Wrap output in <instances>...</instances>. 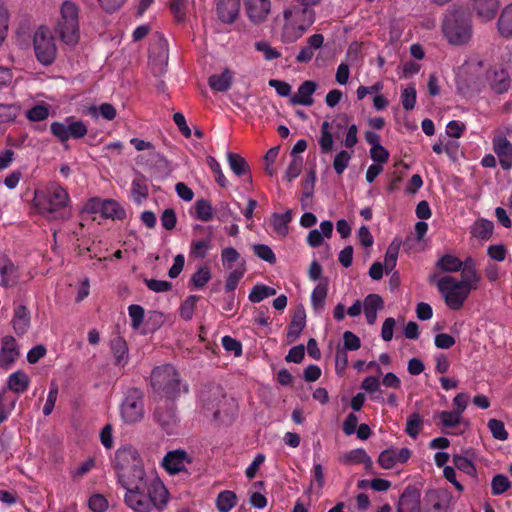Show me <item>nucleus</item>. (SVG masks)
Listing matches in <instances>:
<instances>
[{"label": "nucleus", "instance_id": "nucleus-1", "mask_svg": "<svg viewBox=\"0 0 512 512\" xmlns=\"http://www.w3.org/2000/svg\"><path fill=\"white\" fill-rule=\"evenodd\" d=\"M121 486L126 490L125 504L135 512L162 510L168 503V490L158 479L143 477Z\"/></svg>", "mask_w": 512, "mask_h": 512}, {"label": "nucleus", "instance_id": "nucleus-2", "mask_svg": "<svg viewBox=\"0 0 512 512\" xmlns=\"http://www.w3.org/2000/svg\"><path fill=\"white\" fill-rule=\"evenodd\" d=\"M34 205L50 221L66 220L72 214L68 191L55 182L50 183L45 190L35 192Z\"/></svg>", "mask_w": 512, "mask_h": 512}, {"label": "nucleus", "instance_id": "nucleus-3", "mask_svg": "<svg viewBox=\"0 0 512 512\" xmlns=\"http://www.w3.org/2000/svg\"><path fill=\"white\" fill-rule=\"evenodd\" d=\"M60 41L68 46H75L80 40V8L71 1H63L58 9L53 25Z\"/></svg>", "mask_w": 512, "mask_h": 512}, {"label": "nucleus", "instance_id": "nucleus-4", "mask_svg": "<svg viewBox=\"0 0 512 512\" xmlns=\"http://www.w3.org/2000/svg\"><path fill=\"white\" fill-rule=\"evenodd\" d=\"M463 279L456 281L451 276L440 278L436 285L451 309H459L472 289L476 288L479 280L475 270L468 269L462 272Z\"/></svg>", "mask_w": 512, "mask_h": 512}, {"label": "nucleus", "instance_id": "nucleus-5", "mask_svg": "<svg viewBox=\"0 0 512 512\" xmlns=\"http://www.w3.org/2000/svg\"><path fill=\"white\" fill-rule=\"evenodd\" d=\"M315 21L312 8L292 6L283 11L282 40L292 43L302 37Z\"/></svg>", "mask_w": 512, "mask_h": 512}, {"label": "nucleus", "instance_id": "nucleus-6", "mask_svg": "<svg viewBox=\"0 0 512 512\" xmlns=\"http://www.w3.org/2000/svg\"><path fill=\"white\" fill-rule=\"evenodd\" d=\"M114 468L121 485L146 477L139 453L132 446H124L116 451Z\"/></svg>", "mask_w": 512, "mask_h": 512}, {"label": "nucleus", "instance_id": "nucleus-7", "mask_svg": "<svg viewBox=\"0 0 512 512\" xmlns=\"http://www.w3.org/2000/svg\"><path fill=\"white\" fill-rule=\"evenodd\" d=\"M442 30L445 38L450 44H466L472 36L471 19L463 12H450L445 16Z\"/></svg>", "mask_w": 512, "mask_h": 512}, {"label": "nucleus", "instance_id": "nucleus-8", "mask_svg": "<svg viewBox=\"0 0 512 512\" xmlns=\"http://www.w3.org/2000/svg\"><path fill=\"white\" fill-rule=\"evenodd\" d=\"M151 385L159 395L174 398L180 392V376L171 365L159 366L151 373Z\"/></svg>", "mask_w": 512, "mask_h": 512}, {"label": "nucleus", "instance_id": "nucleus-9", "mask_svg": "<svg viewBox=\"0 0 512 512\" xmlns=\"http://www.w3.org/2000/svg\"><path fill=\"white\" fill-rule=\"evenodd\" d=\"M33 47L37 60L43 65H50L56 58L55 38L48 26L37 28L33 36Z\"/></svg>", "mask_w": 512, "mask_h": 512}, {"label": "nucleus", "instance_id": "nucleus-10", "mask_svg": "<svg viewBox=\"0 0 512 512\" xmlns=\"http://www.w3.org/2000/svg\"><path fill=\"white\" fill-rule=\"evenodd\" d=\"M121 417L127 424H135L144 417L143 393L138 388L127 391L121 405Z\"/></svg>", "mask_w": 512, "mask_h": 512}, {"label": "nucleus", "instance_id": "nucleus-11", "mask_svg": "<svg viewBox=\"0 0 512 512\" xmlns=\"http://www.w3.org/2000/svg\"><path fill=\"white\" fill-rule=\"evenodd\" d=\"M50 130L60 142H66L69 139H81L88 132L86 124L74 117H67L64 121L51 123Z\"/></svg>", "mask_w": 512, "mask_h": 512}, {"label": "nucleus", "instance_id": "nucleus-12", "mask_svg": "<svg viewBox=\"0 0 512 512\" xmlns=\"http://www.w3.org/2000/svg\"><path fill=\"white\" fill-rule=\"evenodd\" d=\"M88 213H100L104 218L123 220L126 217L125 209L115 200L91 198L84 206Z\"/></svg>", "mask_w": 512, "mask_h": 512}, {"label": "nucleus", "instance_id": "nucleus-13", "mask_svg": "<svg viewBox=\"0 0 512 512\" xmlns=\"http://www.w3.org/2000/svg\"><path fill=\"white\" fill-rule=\"evenodd\" d=\"M348 122V117L344 115L341 122L337 121H324L320 128V137L318 144L322 154H330L336 141L340 138L341 130Z\"/></svg>", "mask_w": 512, "mask_h": 512}, {"label": "nucleus", "instance_id": "nucleus-14", "mask_svg": "<svg viewBox=\"0 0 512 512\" xmlns=\"http://www.w3.org/2000/svg\"><path fill=\"white\" fill-rule=\"evenodd\" d=\"M492 147L502 169L510 170L512 168V143L502 132L497 131L492 139Z\"/></svg>", "mask_w": 512, "mask_h": 512}, {"label": "nucleus", "instance_id": "nucleus-15", "mask_svg": "<svg viewBox=\"0 0 512 512\" xmlns=\"http://www.w3.org/2000/svg\"><path fill=\"white\" fill-rule=\"evenodd\" d=\"M246 14L254 24L267 20L271 12V0H244Z\"/></svg>", "mask_w": 512, "mask_h": 512}, {"label": "nucleus", "instance_id": "nucleus-16", "mask_svg": "<svg viewBox=\"0 0 512 512\" xmlns=\"http://www.w3.org/2000/svg\"><path fill=\"white\" fill-rule=\"evenodd\" d=\"M411 457L408 448H389L382 451L378 457V463L383 469H392L397 464L406 463Z\"/></svg>", "mask_w": 512, "mask_h": 512}, {"label": "nucleus", "instance_id": "nucleus-17", "mask_svg": "<svg viewBox=\"0 0 512 512\" xmlns=\"http://www.w3.org/2000/svg\"><path fill=\"white\" fill-rule=\"evenodd\" d=\"M19 355L20 352L15 338L12 336L3 337L0 348V368H11L17 361Z\"/></svg>", "mask_w": 512, "mask_h": 512}, {"label": "nucleus", "instance_id": "nucleus-18", "mask_svg": "<svg viewBox=\"0 0 512 512\" xmlns=\"http://www.w3.org/2000/svg\"><path fill=\"white\" fill-rule=\"evenodd\" d=\"M190 463L191 459L184 450L170 451L163 459V466L170 474H176L185 470L187 464Z\"/></svg>", "mask_w": 512, "mask_h": 512}, {"label": "nucleus", "instance_id": "nucleus-19", "mask_svg": "<svg viewBox=\"0 0 512 512\" xmlns=\"http://www.w3.org/2000/svg\"><path fill=\"white\" fill-rule=\"evenodd\" d=\"M195 229L207 231L205 239L192 240L190 244V257L203 259L207 256L208 252L212 249V229L211 227H203L200 225L195 226Z\"/></svg>", "mask_w": 512, "mask_h": 512}, {"label": "nucleus", "instance_id": "nucleus-20", "mask_svg": "<svg viewBox=\"0 0 512 512\" xmlns=\"http://www.w3.org/2000/svg\"><path fill=\"white\" fill-rule=\"evenodd\" d=\"M397 512H420V493L414 487H407L399 498Z\"/></svg>", "mask_w": 512, "mask_h": 512}, {"label": "nucleus", "instance_id": "nucleus-21", "mask_svg": "<svg viewBox=\"0 0 512 512\" xmlns=\"http://www.w3.org/2000/svg\"><path fill=\"white\" fill-rule=\"evenodd\" d=\"M316 89L317 84L307 80L299 86L297 93L291 96L290 102L293 105L311 106L314 103L313 94Z\"/></svg>", "mask_w": 512, "mask_h": 512}, {"label": "nucleus", "instance_id": "nucleus-22", "mask_svg": "<svg viewBox=\"0 0 512 512\" xmlns=\"http://www.w3.org/2000/svg\"><path fill=\"white\" fill-rule=\"evenodd\" d=\"M155 419L168 433H171L178 423L175 409L171 404L157 407L155 410Z\"/></svg>", "mask_w": 512, "mask_h": 512}, {"label": "nucleus", "instance_id": "nucleus-23", "mask_svg": "<svg viewBox=\"0 0 512 512\" xmlns=\"http://www.w3.org/2000/svg\"><path fill=\"white\" fill-rule=\"evenodd\" d=\"M222 391L218 386L203 389L200 392L199 399L203 407L212 412L214 416L219 413L218 406L221 401Z\"/></svg>", "mask_w": 512, "mask_h": 512}, {"label": "nucleus", "instance_id": "nucleus-24", "mask_svg": "<svg viewBox=\"0 0 512 512\" xmlns=\"http://www.w3.org/2000/svg\"><path fill=\"white\" fill-rule=\"evenodd\" d=\"M488 80L491 89L498 94L507 92L510 87L509 75L504 69H493L490 71Z\"/></svg>", "mask_w": 512, "mask_h": 512}, {"label": "nucleus", "instance_id": "nucleus-25", "mask_svg": "<svg viewBox=\"0 0 512 512\" xmlns=\"http://www.w3.org/2000/svg\"><path fill=\"white\" fill-rule=\"evenodd\" d=\"M30 378L23 370H17L11 373L7 378V390L17 394H22L29 388Z\"/></svg>", "mask_w": 512, "mask_h": 512}, {"label": "nucleus", "instance_id": "nucleus-26", "mask_svg": "<svg viewBox=\"0 0 512 512\" xmlns=\"http://www.w3.org/2000/svg\"><path fill=\"white\" fill-rule=\"evenodd\" d=\"M239 0H221L217 5V11L221 21L233 22L239 13Z\"/></svg>", "mask_w": 512, "mask_h": 512}, {"label": "nucleus", "instance_id": "nucleus-27", "mask_svg": "<svg viewBox=\"0 0 512 512\" xmlns=\"http://www.w3.org/2000/svg\"><path fill=\"white\" fill-rule=\"evenodd\" d=\"M427 501L435 512H447L450 505V496L446 491L433 490L427 493Z\"/></svg>", "mask_w": 512, "mask_h": 512}, {"label": "nucleus", "instance_id": "nucleus-28", "mask_svg": "<svg viewBox=\"0 0 512 512\" xmlns=\"http://www.w3.org/2000/svg\"><path fill=\"white\" fill-rule=\"evenodd\" d=\"M341 461L342 463L349 465L364 464L367 471H370L373 468V461L364 449H354L346 452L341 457Z\"/></svg>", "mask_w": 512, "mask_h": 512}, {"label": "nucleus", "instance_id": "nucleus-29", "mask_svg": "<svg viewBox=\"0 0 512 512\" xmlns=\"http://www.w3.org/2000/svg\"><path fill=\"white\" fill-rule=\"evenodd\" d=\"M233 80V73L224 69L221 74H214L209 77V86L217 92H226L230 89Z\"/></svg>", "mask_w": 512, "mask_h": 512}, {"label": "nucleus", "instance_id": "nucleus-30", "mask_svg": "<svg viewBox=\"0 0 512 512\" xmlns=\"http://www.w3.org/2000/svg\"><path fill=\"white\" fill-rule=\"evenodd\" d=\"M499 8L498 0H475L474 9L483 21L494 18Z\"/></svg>", "mask_w": 512, "mask_h": 512}, {"label": "nucleus", "instance_id": "nucleus-31", "mask_svg": "<svg viewBox=\"0 0 512 512\" xmlns=\"http://www.w3.org/2000/svg\"><path fill=\"white\" fill-rule=\"evenodd\" d=\"M19 278L18 270L16 266L10 262L5 261L0 266V285L3 287L14 286Z\"/></svg>", "mask_w": 512, "mask_h": 512}, {"label": "nucleus", "instance_id": "nucleus-32", "mask_svg": "<svg viewBox=\"0 0 512 512\" xmlns=\"http://www.w3.org/2000/svg\"><path fill=\"white\" fill-rule=\"evenodd\" d=\"M85 113L94 119L102 117L107 121H112L117 116L115 107L110 103H102L99 106H90L86 109Z\"/></svg>", "mask_w": 512, "mask_h": 512}, {"label": "nucleus", "instance_id": "nucleus-33", "mask_svg": "<svg viewBox=\"0 0 512 512\" xmlns=\"http://www.w3.org/2000/svg\"><path fill=\"white\" fill-rule=\"evenodd\" d=\"M362 304L367 320H375L378 310L383 308V301L377 294H369Z\"/></svg>", "mask_w": 512, "mask_h": 512}, {"label": "nucleus", "instance_id": "nucleus-34", "mask_svg": "<svg viewBox=\"0 0 512 512\" xmlns=\"http://www.w3.org/2000/svg\"><path fill=\"white\" fill-rule=\"evenodd\" d=\"M291 212L283 214L274 213L271 217V227L278 236L285 237L288 234V223L291 221Z\"/></svg>", "mask_w": 512, "mask_h": 512}, {"label": "nucleus", "instance_id": "nucleus-35", "mask_svg": "<svg viewBox=\"0 0 512 512\" xmlns=\"http://www.w3.org/2000/svg\"><path fill=\"white\" fill-rule=\"evenodd\" d=\"M111 349L116 359V364L124 366L128 361V347L125 340L121 337H116L111 341Z\"/></svg>", "mask_w": 512, "mask_h": 512}, {"label": "nucleus", "instance_id": "nucleus-36", "mask_svg": "<svg viewBox=\"0 0 512 512\" xmlns=\"http://www.w3.org/2000/svg\"><path fill=\"white\" fill-rule=\"evenodd\" d=\"M237 504V496L233 491H221L216 499V507L219 512H229Z\"/></svg>", "mask_w": 512, "mask_h": 512}, {"label": "nucleus", "instance_id": "nucleus-37", "mask_svg": "<svg viewBox=\"0 0 512 512\" xmlns=\"http://www.w3.org/2000/svg\"><path fill=\"white\" fill-rule=\"evenodd\" d=\"M227 161L230 169L237 176L246 175L249 172V166L246 160L237 153L228 152Z\"/></svg>", "mask_w": 512, "mask_h": 512}, {"label": "nucleus", "instance_id": "nucleus-38", "mask_svg": "<svg viewBox=\"0 0 512 512\" xmlns=\"http://www.w3.org/2000/svg\"><path fill=\"white\" fill-rule=\"evenodd\" d=\"M498 30L504 37L512 35V3L507 5L498 19Z\"/></svg>", "mask_w": 512, "mask_h": 512}, {"label": "nucleus", "instance_id": "nucleus-39", "mask_svg": "<svg viewBox=\"0 0 512 512\" xmlns=\"http://www.w3.org/2000/svg\"><path fill=\"white\" fill-rule=\"evenodd\" d=\"M470 232L475 238L488 240L493 233V223L488 220H478L472 225Z\"/></svg>", "mask_w": 512, "mask_h": 512}, {"label": "nucleus", "instance_id": "nucleus-40", "mask_svg": "<svg viewBox=\"0 0 512 512\" xmlns=\"http://www.w3.org/2000/svg\"><path fill=\"white\" fill-rule=\"evenodd\" d=\"M400 245V241L393 240L391 244L388 246L384 258V268L386 273L391 272L395 268L400 250Z\"/></svg>", "mask_w": 512, "mask_h": 512}, {"label": "nucleus", "instance_id": "nucleus-41", "mask_svg": "<svg viewBox=\"0 0 512 512\" xmlns=\"http://www.w3.org/2000/svg\"><path fill=\"white\" fill-rule=\"evenodd\" d=\"M16 402L17 399H10L7 389H0V424L7 420Z\"/></svg>", "mask_w": 512, "mask_h": 512}, {"label": "nucleus", "instance_id": "nucleus-42", "mask_svg": "<svg viewBox=\"0 0 512 512\" xmlns=\"http://www.w3.org/2000/svg\"><path fill=\"white\" fill-rule=\"evenodd\" d=\"M275 294L276 289L273 287L264 284H256L249 293V300L252 303H259L268 297L274 296Z\"/></svg>", "mask_w": 512, "mask_h": 512}, {"label": "nucleus", "instance_id": "nucleus-43", "mask_svg": "<svg viewBox=\"0 0 512 512\" xmlns=\"http://www.w3.org/2000/svg\"><path fill=\"white\" fill-rule=\"evenodd\" d=\"M245 272V261H241L240 265H238L237 268H235L228 274L225 282V290L227 292H233L236 289L240 280L243 278Z\"/></svg>", "mask_w": 512, "mask_h": 512}, {"label": "nucleus", "instance_id": "nucleus-44", "mask_svg": "<svg viewBox=\"0 0 512 512\" xmlns=\"http://www.w3.org/2000/svg\"><path fill=\"white\" fill-rule=\"evenodd\" d=\"M195 218L203 222H208L213 218V207L205 199L197 200L194 204Z\"/></svg>", "mask_w": 512, "mask_h": 512}, {"label": "nucleus", "instance_id": "nucleus-45", "mask_svg": "<svg viewBox=\"0 0 512 512\" xmlns=\"http://www.w3.org/2000/svg\"><path fill=\"white\" fill-rule=\"evenodd\" d=\"M327 284L320 282L313 290L311 295V302L314 310L320 311L323 309L325 300L327 298Z\"/></svg>", "mask_w": 512, "mask_h": 512}, {"label": "nucleus", "instance_id": "nucleus-46", "mask_svg": "<svg viewBox=\"0 0 512 512\" xmlns=\"http://www.w3.org/2000/svg\"><path fill=\"white\" fill-rule=\"evenodd\" d=\"M221 261L224 268L230 270L233 268L235 263H241L244 261L239 252L233 247H226L221 252Z\"/></svg>", "mask_w": 512, "mask_h": 512}, {"label": "nucleus", "instance_id": "nucleus-47", "mask_svg": "<svg viewBox=\"0 0 512 512\" xmlns=\"http://www.w3.org/2000/svg\"><path fill=\"white\" fill-rule=\"evenodd\" d=\"M439 424L446 428H453L460 424L462 416L455 411H441L436 414Z\"/></svg>", "mask_w": 512, "mask_h": 512}, {"label": "nucleus", "instance_id": "nucleus-48", "mask_svg": "<svg viewBox=\"0 0 512 512\" xmlns=\"http://www.w3.org/2000/svg\"><path fill=\"white\" fill-rule=\"evenodd\" d=\"M423 426V419L418 413L411 414L407 419L406 433L413 439H415Z\"/></svg>", "mask_w": 512, "mask_h": 512}, {"label": "nucleus", "instance_id": "nucleus-49", "mask_svg": "<svg viewBox=\"0 0 512 512\" xmlns=\"http://www.w3.org/2000/svg\"><path fill=\"white\" fill-rule=\"evenodd\" d=\"M438 267L447 272H456L462 268V261L455 256L445 255L439 259Z\"/></svg>", "mask_w": 512, "mask_h": 512}, {"label": "nucleus", "instance_id": "nucleus-50", "mask_svg": "<svg viewBox=\"0 0 512 512\" xmlns=\"http://www.w3.org/2000/svg\"><path fill=\"white\" fill-rule=\"evenodd\" d=\"M511 487L509 479L503 475L498 474L493 477L491 481L492 494L495 496L501 495Z\"/></svg>", "mask_w": 512, "mask_h": 512}, {"label": "nucleus", "instance_id": "nucleus-51", "mask_svg": "<svg viewBox=\"0 0 512 512\" xmlns=\"http://www.w3.org/2000/svg\"><path fill=\"white\" fill-rule=\"evenodd\" d=\"M207 165L211 169V171L214 173L215 181L221 186V187H227L228 186V180L226 179L225 175L222 172L220 163L212 156H208L207 159Z\"/></svg>", "mask_w": 512, "mask_h": 512}, {"label": "nucleus", "instance_id": "nucleus-52", "mask_svg": "<svg viewBox=\"0 0 512 512\" xmlns=\"http://www.w3.org/2000/svg\"><path fill=\"white\" fill-rule=\"evenodd\" d=\"M211 279V272L208 266L203 265L199 267L196 272L192 275L191 282L197 288L204 287Z\"/></svg>", "mask_w": 512, "mask_h": 512}, {"label": "nucleus", "instance_id": "nucleus-53", "mask_svg": "<svg viewBox=\"0 0 512 512\" xmlns=\"http://www.w3.org/2000/svg\"><path fill=\"white\" fill-rule=\"evenodd\" d=\"M351 158L352 153L346 150H341L335 155L333 167L338 175H341L344 172V170L348 167Z\"/></svg>", "mask_w": 512, "mask_h": 512}, {"label": "nucleus", "instance_id": "nucleus-54", "mask_svg": "<svg viewBox=\"0 0 512 512\" xmlns=\"http://www.w3.org/2000/svg\"><path fill=\"white\" fill-rule=\"evenodd\" d=\"M159 56L158 59H155L152 55L150 56V63L153 66V69L156 70L157 73H163L165 66L167 65L168 53L166 49L165 43L159 44Z\"/></svg>", "mask_w": 512, "mask_h": 512}, {"label": "nucleus", "instance_id": "nucleus-55", "mask_svg": "<svg viewBox=\"0 0 512 512\" xmlns=\"http://www.w3.org/2000/svg\"><path fill=\"white\" fill-rule=\"evenodd\" d=\"M49 116V107L46 104H38L27 110L26 117L33 122L43 121Z\"/></svg>", "mask_w": 512, "mask_h": 512}, {"label": "nucleus", "instance_id": "nucleus-56", "mask_svg": "<svg viewBox=\"0 0 512 512\" xmlns=\"http://www.w3.org/2000/svg\"><path fill=\"white\" fill-rule=\"evenodd\" d=\"M488 428L495 439L499 441H505L508 439V432L506 431L502 421L498 419H490L488 421Z\"/></svg>", "mask_w": 512, "mask_h": 512}, {"label": "nucleus", "instance_id": "nucleus-57", "mask_svg": "<svg viewBox=\"0 0 512 512\" xmlns=\"http://www.w3.org/2000/svg\"><path fill=\"white\" fill-rule=\"evenodd\" d=\"M131 193L134 201L137 203H141L147 197L148 188L142 179L136 178L132 181Z\"/></svg>", "mask_w": 512, "mask_h": 512}, {"label": "nucleus", "instance_id": "nucleus-58", "mask_svg": "<svg viewBox=\"0 0 512 512\" xmlns=\"http://www.w3.org/2000/svg\"><path fill=\"white\" fill-rule=\"evenodd\" d=\"M417 92L414 86L402 90L401 103L405 110H412L415 107Z\"/></svg>", "mask_w": 512, "mask_h": 512}, {"label": "nucleus", "instance_id": "nucleus-59", "mask_svg": "<svg viewBox=\"0 0 512 512\" xmlns=\"http://www.w3.org/2000/svg\"><path fill=\"white\" fill-rule=\"evenodd\" d=\"M311 483H310V489H313L314 487L317 488V490H321L325 483L324 473H323V467L320 463H314L313 468L311 470Z\"/></svg>", "mask_w": 512, "mask_h": 512}, {"label": "nucleus", "instance_id": "nucleus-60", "mask_svg": "<svg viewBox=\"0 0 512 512\" xmlns=\"http://www.w3.org/2000/svg\"><path fill=\"white\" fill-rule=\"evenodd\" d=\"M58 392V386L55 383H51L47 399L43 407V414L45 416H49L53 412L55 403L58 398Z\"/></svg>", "mask_w": 512, "mask_h": 512}, {"label": "nucleus", "instance_id": "nucleus-61", "mask_svg": "<svg viewBox=\"0 0 512 512\" xmlns=\"http://www.w3.org/2000/svg\"><path fill=\"white\" fill-rule=\"evenodd\" d=\"M453 463L458 470H460L468 475H474L476 472L474 464L472 463V461L470 459H468L466 457H463L460 455H455L453 457Z\"/></svg>", "mask_w": 512, "mask_h": 512}, {"label": "nucleus", "instance_id": "nucleus-62", "mask_svg": "<svg viewBox=\"0 0 512 512\" xmlns=\"http://www.w3.org/2000/svg\"><path fill=\"white\" fill-rule=\"evenodd\" d=\"M255 48L257 51L263 53V56L266 60L270 61L280 57V52L273 48L266 41H259L255 43Z\"/></svg>", "mask_w": 512, "mask_h": 512}, {"label": "nucleus", "instance_id": "nucleus-63", "mask_svg": "<svg viewBox=\"0 0 512 512\" xmlns=\"http://www.w3.org/2000/svg\"><path fill=\"white\" fill-rule=\"evenodd\" d=\"M302 167H303V161L300 157H293L291 163L289 164L287 170H286V173H285V179L287 181H292L294 180L295 178H297L301 171H302Z\"/></svg>", "mask_w": 512, "mask_h": 512}, {"label": "nucleus", "instance_id": "nucleus-64", "mask_svg": "<svg viewBox=\"0 0 512 512\" xmlns=\"http://www.w3.org/2000/svg\"><path fill=\"white\" fill-rule=\"evenodd\" d=\"M88 505L93 512H105L108 508V501L102 494H94L89 498Z\"/></svg>", "mask_w": 512, "mask_h": 512}]
</instances>
